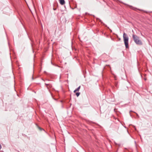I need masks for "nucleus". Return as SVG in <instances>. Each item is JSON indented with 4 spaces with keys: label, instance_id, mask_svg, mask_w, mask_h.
Returning <instances> with one entry per match:
<instances>
[{
    "label": "nucleus",
    "instance_id": "obj_1",
    "mask_svg": "<svg viewBox=\"0 0 152 152\" xmlns=\"http://www.w3.org/2000/svg\"><path fill=\"white\" fill-rule=\"evenodd\" d=\"M132 37L134 42L137 44L140 45H142V44L141 41L139 37L137 35L133 34Z\"/></svg>",
    "mask_w": 152,
    "mask_h": 152
},
{
    "label": "nucleus",
    "instance_id": "obj_2",
    "mask_svg": "<svg viewBox=\"0 0 152 152\" xmlns=\"http://www.w3.org/2000/svg\"><path fill=\"white\" fill-rule=\"evenodd\" d=\"M123 39L124 43L126 48L129 47L128 42H129V37L124 32L123 34Z\"/></svg>",
    "mask_w": 152,
    "mask_h": 152
},
{
    "label": "nucleus",
    "instance_id": "obj_3",
    "mask_svg": "<svg viewBox=\"0 0 152 152\" xmlns=\"http://www.w3.org/2000/svg\"><path fill=\"white\" fill-rule=\"evenodd\" d=\"M59 1L60 4L62 5L64 4L65 3V2L64 0H59Z\"/></svg>",
    "mask_w": 152,
    "mask_h": 152
},
{
    "label": "nucleus",
    "instance_id": "obj_4",
    "mask_svg": "<svg viewBox=\"0 0 152 152\" xmlns=\"http://www.w3.org/2000/svg\"><path fill=\"white\" fill-rule=\"evenodd\" d=\"M80 88V86L76 89L77 91H79Z\"/></svg>",
    "mask_w": 152,
    "mask_h": 152
},
{
    "label": "nucleus",
    "instance_id": "obj_5",
    "mask_svg": "<svg viewBox=\"0 0 152 152\" xmlns=\"http://www.w3.org/2000/svg\"><path fill=\"white\" fill-rule=\"evenodd\" d=\"M80 93L79 92L76 93V95L77 96H78L80 95Z\"/></svg>",
    "mask_w": 152,
    "mask_h": 152
},
{
    "label": "nucleus",
    "instance_id": "obj_6",
    "mask_svg": "<svg viewBox=\"0 0 152 152\" xmlns=\"http://www.w3.org/2000/svg\"><path fill=\"white\" fill-rule=\"evenodd\" d=\"M77 91L76 89L74 91V93H75Z\"/></svg>",
    "mask_w": 152,
    "mask_h": 152
},
{
    "label": "nucleus",
    "instance_id": "obj_7",
    "mask_svg": "<svg viewBox=\"0 0 152 152\" xmlns=\"http://www.w3.org/2000/svg\"><path fill=\"white\" fill-rule=\"evenodd\" d=\"M144 79L145 80H146V78H144Z\"/></svg>",
    "mask_w": 152,
    "mask_h": 152
},
{
    "label": "nucleus",
    "instance_id": "obj_8",
    "mask_svg": "<svg viewBox=\"0 0 152 152\" xmlns=\"http://www.w3.org/2000/svg\"><path fill=\"white\" fill-rule=\"evenodd\" d=\"M105 27H106H106H107V26H106V25H105Z\"/></svg>",
    "mask_w": 152,
    "mask_h": 152
}]
</instances>
